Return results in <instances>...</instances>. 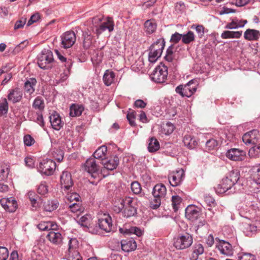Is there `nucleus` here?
Instances as JSON below:
<instances>
[{
	"instance_id": "f257e3e1",
	"label": "nucleus",
	"mask_w": 260,
	"mask_h": 260,
	"mask_svg": "<svg viewBox=\"0 0 260 260\" xmlns=\"http://www.w3.org/2000/svg\"><path fill=\"white\" fill-rule=\"evenodd\" d=\"M102 20V17L96 16L92 18V22L94 26L92 28V31L98 37L106 29H108L109 32L114 30V23L112 18L108 17L104 22L101 23Z\"/></svg>"
},
{
	"instance_id": "f03ea898",
	"label": "nucleus",
	"mask_w": 260,
	"mask_h": 260,
	"mask_svg": "<svg viewBox=\"0 0 260 260\" xmlns=\"http://www.w3.org/2000/svg\"><path fill=\"white\" fill-rule=\"evenodd\" d=\"M193 242L191 235L185 233L179 234L174 239V246L177 249H184L189 247Z\"/></svg>"
},
{
	"instance_id": "7ed1b4c3",
	"label": "nucleus",
	"mask_w": 260,
	"mask_h": 260,
	"mask_svg": "<svg viewBox=\"0 0 260 260\" xmlns=\"http://www.w3.org/2000/svg\"><path fill=\"white\" fill-rule=\"evenodd\" d=\"M38 64L43 69H47L51 67V64L53 62V53L49 49H43L38 56Z\"/></svg>"
},
{
	"instance_id": "20e7f679",
	"label": "nucleus",
	"mask_w": 260,
	"mask_h": 260,
	"mask_svg": "<svg viewBox=\"0 0 260 260\" xmlns=\"http://www.w3.org/2000/svg\"><path fill=\"white\" fill-rule=\"evenodd\" d=\"M198 84L191 80L185 85H179L175 88V91L182 97H190L197 90Z\"/></svg>"
},
{
	"instance_id": "39448f33",
	"label": "nucleus",
	"mask_w": 260,
	"mask_h": 260,
	"mask_svg": "<svg viewBox=\"0 0 260 260\" xmlns=\"http://www.w3.org/2000/svg\"><path fill=\"white\" fill-rule=\"evenodd\" d=\"M56 167V163L51 159L41 160L37 166L38 171L42 174L46 176L52 175Z\"/></svg>"
},
{
	"instance_id": "423d86ee",
	"label": "nucleus",
	"mask_w": 260,
	"mask_h": 260,
	"mask_svg": "<svg viewBox=\"0 0 260 260\" xmlns=\"http://www.w3.org/2000/svg\"><path fill=\"white\" fill-rule=\"evenodd\" d=\"M83 168L93 178H97L100 172L99 162L92 157H90L86 160L83 165Z\"/></svg>"
},
{
	"instance_id": "0eeeda50",
	"label": "nucleus",
	"mask_w": 260,
	"mask_h": 260,
	"mask_svg": "<svg viewBox=\"0 0 260 260\" xmlns=\"http://www.w3.org/2000/svg\"><path fill=\"white\" fill-rule=\"evenodd\" d=\"M168 76L167 66H157L151 75V79L155 82L161 83L165 81Z\"/></svg>"
},
{
	"instance_id": "6e6552de",
	"label": "nucleus",
	"mask_w": 260,
	"mask_h": 260,
	"mask_svg": "<svg viewBox=\"0 0 260 260\" xmlns=\"http://www.w3.org/2000/svg\"><path fill=\"white\" fill-rule=\"evenodd\" d=\"M61 45L64 48L71 47L75 43L76 37L75 33L73 31H67L61 36Z\"/></svg>"
},
{
	"instance_id": "1a4fd4ad",
	"label": "nucleus",
	"mask_w": 260,
	"mask_h": 260,
	"mask_svg": "<svg viewBox=\"0 0 260 260\" xmlns=\"http://www.w3.org/2000/svg\"><path fill=\"white\" fill-rule=\"evenodd\" d=\"M136 202L131 198H126V205L123 211L124 217H130L136 215L137 213V208L135 207Z\"/></svg>"
},
{
	"instance_id": "9d476101",
	"label": "nucleus",
	"mask_w": 260,
	"mask_h": 260,
	"mask_svg": "<svg viewBox=\"0 0 260 260\" xmlns=\"http://www.w3.org/2000/svg\"><path fill=\"white\" fill-rule=\"evenodd\" d=\"M229 179L226 178H223L220 183L218 184L217 187H215V191L217 193H223L230 190L229 193H234L235 192L236 187L234 185L231 184Z\"/></svg>"
},
{
	"instance_id": "9b49d317",
	"label": "nucleus",
	"mask_w": 260,
	"mask_h": 260,
	"mask_svg": "<svg viewBox=\"0 0 260 260\" xmlns=\"http://www.w3.org/2000/svg\"><path fill=\"white\" fill-rule=\"evenodd\" d=\"M34 108H38L40 110L39 112L37 113V117L35 122L38 123L41 127H44V122L41 111L44 109V103L42 98L38 96L35 99L34 101Z\"/></svg>"
},
{
	"instance_id": "f8f14e48",
	"label": "nucleus",
	"mask_w": 260,
	"mask_h": 260,
	"mask_svg": "<svg viewBox=\"0 0 260 260\" xmlns=\"http://www.w3.org/2000/svg\"><path fill=\"white\" fill-rule=\"evenodd\" d=\"M184 177L183 170L180 169L170 173L168 176L169 181L172 186L179 185Z\"/></svg>"
},
{
	"instance_id": "ddd939ff",
	"label": "nucleus",
	"mask_w": 260,
	"mask_h": 260,
	"mask_svg": "<svg viewBox=\"0 0 260 260\" xmlns=\"http://www.w3.org/2000/svg\"><path fill=\"white\" fill-rule=\"evenodd\" d=\"M216 248L222 254L231 256L233 254V248L232 245L229 242L224 240H219L218 242L216 245Z\"/></svg>"
},
{
	"instance_id": "4468645a",
	"label": "nucleus",
	"mask_w": 260,
	"mask_h": 260,
	"mask_svg": "<svg viewBox=\"0 0 260 260\" xmlns=\"http://www.w3.org/2000/svg\"><path fill=\"white\" fill-rule=\"evenodd\" d=\"M2 206L9 212H14L18 208L17 201L14 198H3L0 200Z\"/></svg>"
},
{
	"instance_id": "2eb2a0df",
	"label": "nucleus",
	"mask_w": 260,
	"mask_h": 260,
	"mask_svg": "<svg viewBox=\"0 0 260 260\" xmlns=\"http://www.w3.org/2000/svg\"><path fill=\"white\" fill-rule=\"evenodd\" d=\"M60 184L64 190H68L73 185L71 174L68 171H63L60 176Z\"/></svg>"
},
{
	"instance_id": "dca6fc26",
	"label": "nucleus",
	"mask_w": 260,
	"mask_h": 260,
	"mask_svg": "<svg viewBox=\"0 0 260 260\" xmlns=\"http://www.w3.org/2000/svg\"><path fill=\"white\" fill-rule=\"evenodd\" d=\"M200 213L197 207L189 205L185 209V216L189 220L194 221L200 217Z\"/></svg>"
},
{
	"instance_id": "f3484780",
	"label": "nucleus",
	"mask_w": 260,
	"mask_h": 260,
	"mask_svg": "<svg viewBox=\"0 0 260 260\" xmlns=\"http://www.w3.org/2000/svg\"><path fill=\"white\" fill-rule=\"evenodd\" d=\"M49 119L53 129L58 131L63 126V122L61 121L60 115L56 112H53L49 116Z\"/></svg>"
},
{
	"instance_id": "a211bd4d",
	"label": "nucleus",
	"mask_w": 260,
	"mask_h": 260,
	"mask_svg": "<svg viewBox=\"0 0 260 260\" xmlns=\"http://www.w3.org/2000/svg\"><path fill=\"white\" fill-rule=\"evenodd\" d=\"M98 225L100 230L109 233L112 231V224L111 218L107 216L104 218H100L98 220Z\"/></svg>"
},
{
	"instance_id": "6ab92c4d",
	"label": "nucleus",
	"mask_w": 260,
	"mask_h": 260,
	"mask_svg": "<svg viewBox=\"0 0 260 260\" xmlns=\"http://www.w3.org/2000/svg\"><path fill=\"white\" fill-rule=\"evenodd\" d=\"M244 152L239 149L232 148L229 150L226 153V156L234 161H239L242 159Z\"/></svg>"
},
{
	"instance_id": "aec40b11",
	"label": "nucleus",
	"mask_w": 260,
	"mask_h": 260,
	"mask_svg": "<svg viewBox=\"0 0 260 260\" xmlns=\"http://www.w3.org/2000/svg\"><path fill=\"white\" fill-rule=\"evenodd\" d=\"M46 238L55 245H60L62 242L63 237L62 235L58 232L54 231V230H51L47 234Z\"/></svg>"
},
{
	"instance_id": "412c9836",
	"label": "nucleus",
	"mask_w": 260,
	"mask_h": 260,
	"mask_svg": "<svg viewBox=\"0 0 260 260\" xmlns=\"http://www.w3.org/2000/svg\"><path fill=\"white\" fill-rule=\"evenodd\" d=\"M121 249L125 252H129L135 250L137 248V244L135 241L133 239H126L121 241Z\"/></svg>"
},
{
	"instance_id": "4be33fe9",
	"label": "nucleus",
	"mask_w": 260,
	"mask_h": 260,
	"mask_svg": "<svg viewBox=\"0 0 260 260\" xmlns=\"http://www.w3.org/2000/svg\"><path fill=\"white\" fill-rule=\"evenodd\" d=\"M22 97V91L18 88L10 90L8 95L9 101L12 102L13 103L19 102L21 100Z\"/></svg>"
},
{
	"instance_id": "5701e85b",
	"label": "nucleus",
	"mask_w": 260,
	"mask_h": 260,
	"mask_svg": "<svg viewBox=\"0 0 260 260\" xmlns=\"http://www.w3.org/2000/svg\"><path fill=\"white\" fill-rule=\"evenodd\" d=\"M244 38L249 41H257L260 38V31L258 30L248 28L244 32Z\"/></svg>"
},
{
	"instance_id": "b1692460",
	"label": "nucleus",
	"mask_w": 260,
	"mask_h": 260,
	"mask_svg": "<svg viewBox=\"0 0 260 260\" xmlns=\"http://www.w3.org/2000/svg\"><path fill=\"white\" fill-rule=\"evenodd\" d=\"M242 230L247 236H252L257 231V226L254 223L244 222L243 223Z\"/></svg>"
},
{
	"instance_id": "393cba45",
	"label": "nucleus",
	"mask_w": 260,
	"mask_h": 260,
	"mask_svg": "<svg viewBox=\"0 0 260 260\" xmlns=\"http://www.w3.org/2000/svg\"><path fill=\"white\" fill-rule=\"evenodd\" d=\"M167 189L166 186L162 184H156L152 191V195L153 197H159L164 198L166 194Z\"/></svg>"
},
{
	"instance_id": "a878e982",
	"label": "nucleus",
	"mask_w": 260,
	"mask_h": 260,
	"mask_svg": "<svg viewBox=\"0 0 260 260\" xmlns=\"http://www.w3.org/2000/svg\"><path fill=\"white\" fill-rule=\"evenodd\" d=\"M119 158L117 156H114L113 158L108 160L105 159L101 163L104 166V168L108 170L112 171L116 169L119 164Z\"/></svg>"
},
{
	"instance_id": "bb28decb",
	"label": "nucleus",
	"mask_w": 260,
	"mask_h": 260,
	"mask_svg": "<svg viewBox=\"0 0 260 260\" xmlns=\"http://www.w3.org/2000/svg\"><path fill=\"white\" fill-rule=\"evenodd\" d=\"M258 131L252 130L245 133L242 137V140L246 144H254L255 143L256 135Z\"/></svg>"
},
{
	"instance_id": "cd10ccee",
	"label": "nucleus",
	"mask_w": 260,
	"mask_h": 260,
	"mask_svg": "<svg viewBox=\"0 0 260 260\" xmlns=\"http://www.w3.org/2000/svg\"><path fill=\"white\" fill-rule=\"evenodd\" d=\"M107 151V148L106 146L103 145L99 147L93 154L95 159L100 160V162L104 161L106 158V154Z\"/></svg>"
},
{
	"instance_id": "c85d7f7f",
	"label": "nucleus",
	"mask_w": 260,
	"mask_h": 260,
	"mask_svg": "<svg viewBox=\"0 0 260 260\" xmlns=\"http://www.w3.org/2000/svg\"><path fill=\"white\" fill-rule=\"evenodd\" d=\"M126 198H116L113 201V209L115 212L119 213L126 205Z\"/></svg>"
},
{
	"instance_id": "c756f323",
	"label": "nucleus",
	"mask_w": 260,
	"mask_h": 260,
	"mask_svg": "<svg viewBox=\"0 0 260 260\" xmlns=\"http://www.w3.org/2000/svg\"><path fill=\"white\" fill-rule=\"evenodd\" d=\"M145 31L148 35L154 32L156 30L157 25L153 19L147 20L144 23Z\"/></svg>"
},
{
	"instance_id": "7c9ffc66",
	"label": "nucleus",
	"mask_w": 260,
	"mask_h": 260,
	"mask_svg": "<svg viewBox=\"0 0 260 260\" xmlns=\"http://www.w3.org/2000/svg\"><path fill=\"white\" fill-rule=\"evenodd\" d=\"M84 109V108L82 105L72 104L70 107V115L72 117L79 116Z\"/></svg>"
},
{
	"instance_id": "2f4dec72",
	"label": "nucleus",
	"mask_w": 260,
	"mask_h": 260,
	"mask_svg": "<svg viewBox=\"0 0 260 260\" xmlns=\"http://www.w3.org/2000/svg\"><path fill=\"white\" fill-rule=\"evenodd\" d=\"M57 225L51 221L41 222L37 225V228L41 231H50L56 228Z\"/></svg>"
},
{
	"instance_id": "473e14b6",
	"label": "nucleus",
	"mask_w": 260,
	"mask_h": 260,
	"mask_svg": "<svg viewBox=\"0 0 260 260\" xmlns=\"http://www.w3.org/2000/svg\"><path fill=\"white\" fill-rule=\"evenodd\" d=\"M165 46V41L164 39L159 38L151 45L149 49L154 50L155 52L159 51L162 52Z\"/></svg>"
},
{
	"instance_id": "72a5a7b5",
	"label": "nucleus",
	"mask_w": 260,
	"mask_h": 260,
	"mask_svg": "<svg viewBox=\"0 0 260 260\" xmlns=\"http://www.w3.org/2000/svg\"><path fill=\"white\" fill-rule=\"evenodd\" d=\"M225 178L229 179L231 184L235 186L240 178L239 171L237 169L232 170Z\"/></svg>"
},
{
	"instance_id": "f704fd0d",
	"label": "nucleus",
	"mask_w": 260,
	"mask_h": 260,
	"mask_svg": "<svg viewBox=\"0 0 260 260\" xmlns=\"http://www.w3.org/2000/svg\"><path fill=\"white\" fill-rule=\"evenodd\" d=\"M204 252V248L201 244H196L192 248L191 260H197L199 255L203 254Z\"/></svg>"
},
{
	"instance_id": "c9c22d12",
	"label": "nucleus",
	"mask_w": 260,
	"mask_h": 260,
	"mask_svg": "<svg viewBox=\"0 0 260 260\" xmlns=\"http://www.w3.org/2000/svg\"><path fill=\"white\" fill-rule=\"evenodd\" d=\"M24 95L28 99L31 98V93H32V78H29L27 79L24 83Z\"/></svg>"
},
{
	"instance_id": "e433bc0d",
	"label": "nucleus",
	"mask_w": 260,
	"mask_h": 260,
	"mask_svg": "<svg viewBox=\"0 0 260 260\" xmlns=\"http://www.w3.org/2000/svg\"><path fill=\"white\" fill-rule=\"evenodd\" d=\"M242 31H233L226 30L224 31L221 35V37L222 39H232V38H236L238 39L241 37L242 36Z\"/></svg>"
},
{
	"instance_id": "4c0bfd02",
	"label": "nucleus",
	"mask_w": 260,
	"mask_h": 260,
	"mask_svg": "<svg viewBox=\"0 0 260 260\" xmlns=\"http://www.w3.org/2000/svg\"><path fill=\"white\" fill-rule=\"evenodd\" d=\"M115 78V74L113 72L110 70H106L103 76V81L106 86L110 85Z\"/></svg>"
},
{
	"instance_id": "58836bf2",
	"label": "nucleus",
	"mask_w": 260,
	"mask_h": 260,
	"mask_svg": "<svg viewBox=\"0 0 260 260\" xmlns=\"http://www.w3.org/2000/svg\"><path fill=\"white\" fill-rule=\"evenodd\" d=\"M183 142L185 146L191 149H193L198 144L196 140L190 136H184Z\"/></svg>"
},
{
	"instance_id": "ea45409f",
	"label": "nucleus",
	"mask_w": 260,
	"mask_h": 260,
	"mask_svg": "<svg viewBox=\"0 0 260 260\" xmlns=\"http://www.w3.org/2000/svg\"><path fill=\"white\" fill-rule=\"evenodd\" d=\"M159 148V143L158 141L154 137L149 139V143L148 146V149L149 152H153L157 151Z\"/></svg>"
},
{
	"instance_id": "a19ab883",
	"label": "nucleus",
	"mask_w": 260,
	"mask_h": 260,
	"mask_svg": "<svg viewBox=\"0 0 260 260\" xmlns=\"http://www.w3.org/2000/svg\"><path fill=\"white\" fill-rule=\"evenodd\" d=\"M165 60L168 62H173L175 59V55L174 54V47L173 45H171L167 49L166 54L165 56Z\"/></svg>"
},
{
	"instance_id": "79ce46f5",
	"label": "nucleus",
	"mask_w": 260,
	"mask_h": 260,
	"mask_svg": "<svg viewBox=\"0 0 260 260\" xmlns=\"http://www.w3.org/2000/svg\"><path fill=\"white\" fill-rule=\"evenodd\" d=\"M51 154L52 157L58 162L62 161L63 158V152L62 150L57 148H53L51 150Z\"/></svg>"
},
{
	"instance_id": "37998d69",
	"label": "nucleus",
	"mask_w": 260,
	"mask_h": 260,
	"mask_svg": "<svg viewBox=\"0 0 260 260\" xmlns=\"http://www.w3.org/2000/svg\"><path fill=\"white\" fill-rule=\"evenodd\" d=\"M248 155L251 158H256L260 157V144L251 148L249 150Z\"/></svg>"
},
{
	"instance_id": "c03bdc74",
	"label": "nucleus",
	"mask_w": 260,
	"mask_h": 260,
	"mask_svg": "<svg viewBox=\"0 0 260 260\" xmlns=\"http://www.w3.org/2000/svg\"><path fill=\"white\" fill-rule=\"evenodd\" d=\"M195 36L193 32L188 31L186 34L182 35V42L185 44H189L194 41Z\"/></svg>"
},
{
	"instance_id": "a18cd8bd",
	"label": "nucleus",
	"mask_w": 260,
	"mask_h": 260,
	"mask_svg": "<svg viewBox=\"0 0 260 260\" xmlns=\"http://www.w3.org/2000/svg\"><path fill=\"white\" fill-rule=\"evenodd\" d=\"M58 205L59 204L56 201H48L44 205L45 209L47 211L51 212L56 209Z\"/></svg>"
},
{
	"instance_id": "49530a36",
	"label": "nucleus",
	"mask_w": 260,
	"mask_h": 260,
	"mask_svg": "<svg viewBox=\"0 0 260 260\" xmlns=\"http://www.w3.org/2000/svg\"><path fill=\"white\" fill-rule=\"evenodd\" d=\"M252 176L255 182L260 184V165L253 168Z\"/></svg>"
},
{
	"instance_id": "de8ad7c7",
	"label": "nucleus",
	"mask_w": 260,
	"mask_h": 260,
	"mask_svg": "<svg viewBox=\"0 0 260 260\" xmlns=\"http://www.w3.org/2000/svg\"><path fill=\"white\" fill-rule=\"evenodd\" d=\"M90 220V216L87 214L81 216L78 220L77 222L82 226L88 228Z\"/></svg>"
},
{
	"instance_id": "09e8293b",
	"label": "nucleus",
	"mask_w": 260,
	"mask_h": 260,
	"mask_svg": "<svg viewBox=\"0 0 260 260\" xmlns=\"http://www.w3.org/2000/svg\"><path fill=\"white\" fill-rule=\"evenodd\" d=\"M149 50V60L151 62H155L160 57L162 52L159 51L155 52L154 50L150 49Z\"/></svg>"
},
{
	"instance_id": "8fccbe9b",
	"label": "nucleus",
	"mask_w": 260,
	"mask_h": 260,
	"mask_svg": "<svg viewBox=\"0 0 260 260\" xmlns=\"http://www.w3.org/2000/svg\"><path fill=\"white\" fill-rule=\"evenodd\" d=\"M182 199L178 196H173L172 197V205L175 212H176L179 208Z\"/></svg>"
},
{
	"instance_id": "3c124183",
	"label": "nucleus",
	"mask_w": 260,
	"mask_h": 260,
	"mask_svg": "<svg viewBox=\"0 0 260 260\" xmlns=\"http://www.w3.org/2000/svg\"><path fill=\"white\" fill-rule=\"evenodd\" d=\"M55 52L56 53V54L58 58L61 62H66L65 66L67 68H70L72 66V62L71 60H70V59L67 60L66 57H64L62 55H61V54L60 53V52L58 50H55Z\"/></svg>"
},
{
	"instance_id": "603ef678",
	"label": "nucleus",
	"mask_w": 260,
	"mask_h": 260,
	"mask_svg": "<svg viewBox=\"0 0 260 260\" xmlns=\"http://www.w3.org/2000/svg\"><path fill=\"white\" fill-rule=\"evenodd\" d=\"M10 172V169L7 165H2L0 166V178L2 180H4L7 178Z\"/></svg>"
},
{
	"instance_id": "864d4df0",
	"label": "nucleus",
	"mask_w": 260,
	"mask_h": 260,
	"mask_svg": "<svg viewBox=\"0 0 260 260\" xmlns=\"http://www.w3.org/2000/svg\"><path fill=\"white\" fill-rule=\"evenodd\" d=\"M8 110V103L6 99H4L0 102V115L6 114Z\"/></svg>"
},
{
	"instance_id": "5fc2aeb1",
	"label": "nucleus",
	"mask_w": 260,
	"mask_h": 260,
	"mask_svg": "<svg viewBox=\"0 0 260 260\" xmlns=\"http://www.w3.org/2000/svg\"><path fill=\"white\" fill-rule=\"evenodd\" d=\"M131 189L135 194H141L142 187L140 184L137 181L131 183Z\"/></svg>"
},
{
	"instance_id": "6e6d98bb",
	"label": "nucleus",
	"mask_w": 260,
	"mask_h": 260,
	"mask_svg": "<svg viewBox=\"0 0 260 260\" xmlns=\"http://www.w3.org/2000/svg\"><path fill=\"white\" fill-rule=\"evenodd\" d=\"M80 198V196L76 192H72L68 193L67 196V199L70 203L75 201V203L79 202V199Z\"/></svg>"
},
{
	"instance_id": "4d7b16f0",
	"label": "nucleus",
	"mask_w": 260,
	"mask_h": 260,
	"mask_svg": "<svg viewBox=\"0 0 260 260\" xmlns=\"http://www.w3.org/2000/svg\"><path fill=\"white\" fill-rule=\"evenodd\" d=\"M218 143L214 139H211L208 140L206 143V146L209 150H213L217 147Z\"/></svg>"
},
{
	"instance_id": "13d9d810",
	"label": "nucleus",
	"mask_w": 260,
	"mask_h": 260,
	"mask_svg": "<svg viewBox=\"0 0 260 260\" xmlns=\"http://www.w3.org/2000/svg\"><path fill=\"white\" fill-rule=\"evenodd\" d=\"M161 199L159 197H153V199L150 203V207L153 209H157L161 204Z\"/></svg>"
},
{
	"instance_id": "bf43d9fd",
	"label": "nucleus",
	"mask_w": 260,
	"mask_h": 260,
	"mask_svg": "<svg viewBox=\"0 0 260 260\" xmlns=\"http://www.w3.org/2000/svg\"><path fill=\"white\" fill-rule=\"evenodd\" d=\"M134 234L138 237H140L142 235V232L140 229L137 227H132L128 230H126L124 234Z\"/></svg>"
},
{
	"instance_id": "052dcab7",
	"label": "nucleus",
	"mask_w": 260,
	"mask_h": 260,
	"mask_svg": "<svg viewBox=\"0 0 260 260\" xmlns=\"http://www.w3.org/2000/svg\"><path fill=\"white\" fill-rule=\"evenodd\" d=\"M38 192L40 194H45L48 192V187L45 182H42L40 183L37 188Z\"/></svg>"
},
{
	"instance_id": "680f3d73",
	"label": "nucleus",
	"mask_w": 260,
	"mask_h": 260,
	"mask_svg": "<svg viewBox=\"0 0 260 260\" xmlns=\"http://www.w3.org/2000/svg\"><path fill=\"white\" fill-rule=\"evenodd\" d=\"M84 37L83 46L85 48L87 49L90 47L92 44V37L88 34L84 35Z\"/></svg>"
},
{
	"instance_id": "e2e57ef3",
	"label": "nucleus",
	"mask_w": 260,
	"mask_h": 260,
	"mask_svg": "<svg viewBox=\"0 0 260 260\" xmlns=\"http://www.w3.org/2000/svg\"><path fill=\"white\" fill-rule=\"evenodd\" d=\"M9 256V251L7 248L0 246V260H7Z\"/></svg>"
},
{
	"instance_id": "0e129e2a",
	"label": "nucleus",
	"mask_w": 260,
	"mask_h": 260,
	"mask_svg": "<svg viewBox=\"0 0 260 260\" xmlns=\"http://www.w3.org/2000/svg\"><path fill=\"white\" fill-rule=\"evenodd\" d=\"M136 113L135 111L128 112L127 114L126 117L129 121V123L131 126H135L136 123L135 119L136 118Z\"/></svg>"
},
{
	"instance_id": "69168bd1",
	"label": "nucleus",
	"mask_w": 260,
	"mask_h": 260,
	"mask_svg": "<svg viewBox=\"0 0 260 260\" xmlns=\"http://www.w3.org/2000/svg\"><path fill=\"white\" fill-rule=\"evenodd\" d=\"M69 208L73 213H75L77 211H81L82 210L81 204L80 202L78 203H73L69 205Z\"/></svg>"
},
{
	"instance_id": "338daca9",
	"label": "nucleus",
	"mask_w": 260,
	"mask_h": 260,
	"mask_svg": "<svg viewBox=\"0 0 260 260\" xmlns=\"http://www.w3.org/2000/svg\"><path fill=\"white\" fill-rule=\"evenodd\" d=\"M164 129L166 132V134L169 135L173 132L174 126L172 123L168 122L164 125Z\"/></svg>"
},
{
	"instance_id": "774afa93",
	"label": "nucleus",
	"mask_w": 260,
	"mask_h": 260,
	"mask_svg": "<svg viewBox=\"0 0 260 260\" xmlns=\"http://www.w3.org/2000/svg\"><path fill=\"white\" fill-rule=\"evenodd\" d=\"M239 258V260H256L255 256L250 253H244Z\"/></svg>"
}]
</instances>
